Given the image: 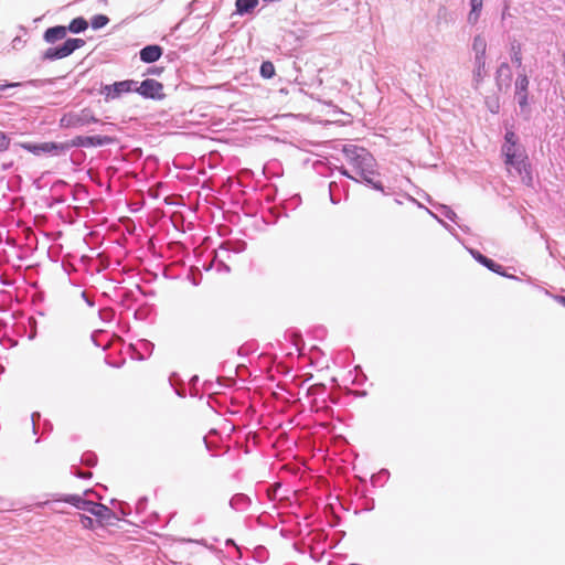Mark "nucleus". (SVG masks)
I'll return each mask as SVG.
<instances>
[{"mask_svg":"<svg viewBox=\"0 0 565 565\" xmlns=\"http://www.w3.org/2000/svg\"><path fill=\"white\" fill-rule=\"evenodd\" d=\"M483 0H471V10L481 11Z\"/></svg>","mask_w":565,"mask_h":565,"instance_id":"27","label":"nucleus"},{"mask_svg":"<svg viewBox=\"0 0 565 565\" xmlns=\"http://www.w3.org/2000/svg\"><path fill=\"white\" fill-rule=\"evenodd\" d=\"M141 85L137 81H122L113 85H106L103 88V94L107 99H115L120 97L124 93L140 92Z\"/></svg>","mask_w":565,"mask_h":565,"instance_id":"5","label":"nucleus"},{"mask_svg":"<svg viewBox=\"0 0 565 565\" xmlns=\"http://www.w3.org/2000/svg\"><path fill=\"white\" fill-rule=\"evenodd\" d=\"M559 300L565 306V297H561Z\"/></svg>","mask_w":565,"mask_h":565,"instance_id":"32","label":"nucleus"},{"mask_svg":"<svg viewBox=\"0 0 565 565\" xmlns=\"http://www.w3.org/2000/svg\"><path fill=\"white\" fill-rule=\"evenodd\" d=\"M9 147V138L6 134L0 132V152L7 150Z\"/></svg>","mask_w":565,"mask_h":565,"instance_id":"24","label":"nucleus"},{"mask_svg":"<svg viewBox=\"0 0 565 565\" xmlns=\"http://www.w3.org/2000/svg\"><path fill=\"white\" fill-rule=\"evenodd\" d=\"M97 121L98 119L94 116L93 111L84 108L78 111L64 114L60 119V126L62 128H82Z\"/></svg>","mask_w":565,"mask_h":565,"instance_id":"3","label":"nucleus"},{"mask_svg":"<svg viewBox=\"0 0 565 565\" xmlns=\"http://www.w3.org/2000/svg\"><path fill=\"white\" fill-rule=\"evenodd\" d=\"M275 74V67H274V64L271 62H263L262 65H260V75L264 77V78H271Z\"/></svg>","mask_w":565,"mask_h":565,"instance_id":"19","label":"nucleus"},{"mask_svg":"<svg viewBox=\"0 0 565 565\" xmlns=\"http://www.w3.org/2000/svg\"><path fill=\"white\" fill-rule=\"evenodd\" d=\"M343 153L345 159L352 166L355 175H351L345 169H341V173L354 181H359L358 177L364 182L372 184L376 190H382L380 183L373 182L372 177L375 174V159L364 148L349 145L343 147Z\"/></svg>","mask_w":565,"mask_h":565,"instance_id":"1","label":"nucleus"},{"mask_svg":"<svg viewBox=\"0 0 565 565\" xmlns=\"http://www.w3.org/2000/svg\"><path fill=\"white\" fill-rule=\"evenodd\" d=\"M21 147L35 156H41L40 143H22Z\"/></svg>","mask_w":565,"mask_h":565,"instance_id":"21","label":"nucleus"},{"mask_svg":"<svg viewBox=\"0 0 565 565\" xmlns=\"http://www.w3.org/2000/svg\"><path fill=\"white\" fill-rule=\"evenodd\" d=\"M441 213L445 217L451 220V221H455L456 218V213L448 206H443L441 207Z\"/></svg>","mask_w":565,"mask_h":565,"instance_id":"25","label":"nucleus"},{"mask_svg":"<svg viewBox=\"0 0 565 565\" xmlns=\"http://www.w3.org/2000/svg\"><path fill=\"white\" fill-rule=\"evenodd\" d=\"M258 0H236V12L241 15H244L249 13L254 8H256Z\"/></svg>","mask_w":565,"mask_h":565,"instance_id":"15","label":"nucleus"},{"mask_svg":"<svg viewBox=\"0 0 565 565\" xmlns=\"http://www.w3.org/2000/svg\"><path fill=\"white\" fill-rule=\"evenodd\" d=\"M85 41L82 39H68L62 45L49 47L44 54L45 60H60L71 55L75 50L82 47Z\"/></svg>","mask_w":565,"mask_h":565,"instance_id":"4","label":"nucleus"},{"mask_svg":"<svg viewBox=\"0 0 565 565\" xmlns=\"http://www.w3.org/2000/svg\"><path fill=\"white\" fill-rule=\"evenodd\" d=\"M87 26V21L84 18H76L70 23V25L66 29L72 33H79L85 31Z\"/></svg>","mask_w":565,"mask_h":565,"instance_id":"18","label":"nucleus"},{"mask_svg":"<svg viewBox=\"0 0 565 565\" xmlns=\"http://www.w3.org/2000/svg\"><path fill=\"white\" fill-rule=\"evenodd\" d=\"M20 83H0V93L3 92L4 89L9 88V87H15V86H19Z\"/></svg>","mask_w":565,"mask_h":565,"instance_id":"28","label":"nucleus"},{"mask_svg":"<svg viewBox=\"0 0 565 565\" xmlns=\"http://www.w3.org/2000/svg\"><path fill=\"white\" fill-rule=\"evenodd\" d=\"M529 79L526 75H519L515 81V98L522 109L527 107Z\"/></svg>","mask_w":565,"mask_h":565,"instance_id":"7","label":"nucleus"},{"mask_svg":"<svg viewBox=\"0 0 565 565\" xmlns=\"http://www.w3.org/2000/svg\"><path fill=\"white\" fill-rule=\"evenodd\" d=\"M480 12H481V11H473V10H471V11L469 12V14H468V21H469V23H471V24L477 23V21L479 20V17H480Z\"/></svg>","mask_w":565,"mask_h":565,"instance_id":"26","label":"nucleus"},{"mask_svg":"<svg viewBox=\"0 0 565 565\" xmlns=\"http://www.w3.org/2000/svg\"><path fill=\"white\" fill-rule=\"evenodd\" d=\"M162 72L161 67L158 66H149L143 68V76L146 75H159Z\"/></svg>","mask_w":565,"mask_h":565,"instance_id":"22","label":"nucleus"},{"mask_svg":"<svg viewBox=\"0 0 565 565\" xmlns=\"http://www.w3.org/2000/svg\"><path fill=\"white\" fill-rule=\"evenodd\" d=\"M36 416H39V414H36ZM34 417H35V414H32V419L34 420Z\"/></svg>","mask_w":565,"mask_h":565,"instance_id":"33","label":"nucleus"},{"mask_svg":"<svg viewBox=\"0 0 565 565\" xmlns=\"http://www.w3.org/2000/svg\"><path fill=\"white\" fill-rule=\"evenodd\" d=\"M148 194H149V196H151L153 199L158 198V192L152 190L151 188L148 190Z\"/></svg>","mask_w":565,"mask_h":565,"instance_id":"29","label":"nucleus"},{"mask_svg":"<svg viewBox=\"0 0 565 565\" xmlns=\"http://www.w3.org/2000/svg\"><path fill=\"white\" fill-rule=\"evenodd\" d=\"M93 515L98 519L99 522H109L113 519V512L109 508L104 504L98 503V505L93 511Z\"/></svg>","mask_w":565,"mask_h":565,"instance_id":"16","label":"nucleus"},{"mask_svg":"<svg viewBox=\"0 0 565 565\" xmlns=\"http://www.w3.org/2000/svg\"><path fill=\"white\" fill-rule=\"evenodd\" d=\"M470 254L477 262H479L480 264H482L490 270L500 274L501 265L494 263L492 259L483 256L482 254H480L479 252H477L475 249H470Z\"/></svg>","mask_w":565,"mask_h":565,"instance_id":"12","label":"nucleus"},{"mask_svg":"<svg viewBox=\"0 0 565 565\" xmlns=\"http://www.w3.org/2000/svg\"><path fill=\"white\" fill-rule=\"evenodd\" d=\"M142 345H143V351H145L148 349V347H151L152 344L143 339Z\"/></svg>","mask_w":565,"mask_h":565,"instance_id":"31","label":"nucleus"},{"mask_svg":"<svg viewBox=\"0 0 565 565\" xmlns=\"http://www.w3.org/2000/svg\"><path fill=\"white\" fill-rule=\"evenodd\" d=\"M41 154H50V156H62L68 151V141L66 142H42L40 143Z\"/></svg>","mask_w":565,"mask_h":565,"instance_id":"9","label":"nucleus"},{"mask_svg":"<svg viewBox=\"0 0 565 565\" xmlns=\"http://www.w3.org/2000/svg\"><path fill=\"white\" fill-rule=\"evenodd\" d=\"M66 26L57 25L54 28H50L44 33V40L49 43H54L58 40L64 39L66 36Z\"/></svg>","mask_w":565,"mask_h":565,"instance_id":"10","label":"nucleus"},{"mask_svg":"<svg viewBox=\"0 0 565 565\" xmlns=\"http://www.w3.org/2000/svg\"><path fill=\"white\" fill-rule=\"evenodd\" d=\"M502 153L505 157V164L516 171L523 183L531 185L533 178L526 162L527 157L522 146L518 143V137L513 131L505 132Z\"/></svg>","mask_w":565,"mask_h":565,"instance_id":"2","label":"nucleus"},{"mask_svg":"<svg viewBox=\"0 0 565 565\" xmlns=\"http://www.w3.org/2000/svg\"><path fill=\"white\" fill-rule=\"evenodd\" d=\"M113 142L108 136H77L68 141V150L74 147H103Z\"/></svg>","mask_w":565,"mask_h":565,"instance_id":"6","label":"nucleus"},{"mask_svg":"<svg viewBox=\"0 0 565 565\" xmlns=\"http://www.w3.org/2000/svg\"><path fill=\"white\" fill-rule=\"evenodd\" d=\"M162 52V47L156 44L143 46V63H153L158 61L161 57Z\"/></svg>","mask_w":565,"mask_h":565,"instance_id":"11","label":"nucleus"},{"mask_svg":"<svg viewBox=\"0 0 565 565\" xmlns=\"http://www.w3.org/2000/svg\"><path fill=\"white\" fill-rule=\"evenodd\" d=\"M513 61H514L518 65H520V64H521V62H522V58H521V56H520L519 54H515V55H514V57H513Z\"/></svg>","mask_w":565,"mask_h":565,"instance_id":"30","label":"nucleus"},{"mask_svg":"<svg viewBox=\"0 0 565 565\" xmlns=\"http://www.w3.org/2000/svg\"><path fill=\"white\" fill-rule=\"evenodd\" d=\"M81 523L85 529H92L94 526V520L86 515H81Z\"/></svg>","mask_w":565,"mask_h":565,"instance_id":"23","label":"nucleus"},{"mask_svg":"<svg viewBox=\"0 0 565 565\" xmlns=\"http://www.w3.org/2000/svg\"><path fill=\"white\" fill-rule=\"evenodd\" d=\"M108 18L106 15H103V14H98V15H95L93 19H92V28L94 30H98L103 26H105L107 23H108Z\"/></svg>","mask_w":565,"mask_h":565,"instance_id":"20","label":"nucleus"},{"mask_svg":"<svg viewBox=\"0 0 565 565\" xmlns=\"http://www.w3.org/2000/svg\"><path fill=\"white\" fill-rule=\"evenodd\" d=\"M486 74V57H475L473 77L480 82Z\"/></svg>","mask_w":565,"mask_h":565,"instance_id":"17","label":"nucleus"},{"mask_svg":"<svg viewBox=\"0 0 565 565\" xmlns=\"http://www.w3.org/2000/svg\"><path fill=\"white\" fill-rule=\"evenodd\" d=\"M66 501L73 503L78 509L84 510L90 514H93V511L98 505V503H96V502L86 501L76 495L71 497Z\"/></svg>","mask_w":565,"mask_h":565,"instance_id":"14","label":"nucleus"},{"mask_svg":"<svg viewBox=\"0 0 565 565\" xmlns=\"http://www.w3.org/2000/svg\"><path fill=\"white\" fill-rule=\"evenodd\" d=\"M163 86L156 79H143V97L152 99H162L164 97Z\"/></svg>","mask_w":565,"mask_h":565,"instance_id":"8","label":"nucleus"},{"mask_svg":"<svg viewBox=\"0 0 565 565\" xmlns=\"http://www.w3.org/2000/svg\"><path fill=\"white\" fill-rule=\"evenodd\" d=\"M472 51L475 53V57H486L487 41L483 35L478 34L473 38Z\"/></svg>","mask_w":565,"mask_h":565,"instance_id":"13","label":"nucleus"}]
</instances>
